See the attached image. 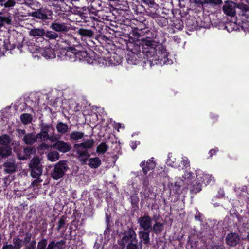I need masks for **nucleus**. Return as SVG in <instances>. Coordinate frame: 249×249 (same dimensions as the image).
I'll return each instance as SVG.
<instances>
[{"label":"nucleus","mask_w":249,"mask_h":249,"mask_svg":"<svg viewBox=\"0 0 249 249\" xmlns=\"http://www.w3.org/2000/svg\"><path fill=\"white\" fill-rule=\"evenodd\" d=\"M79 59L81 61H86L89 64L94 63V59L89 57L86 51H77L76 50V60Z\"/></svg>","instance_id":"obj_12"},{"label":"nucleus","mask_w":249,"mask_h":249,"mask_svg":"<svg viewBox=\"0 0 249 249\" xmlns=\"http://www.w3.org/2000/svg\"><path fill=\"white\" fill-rule=\"evenodd\" d=\"M12 0H0V4L5 8H11Z\"/></svg>","instance_id":"obj_44"},{"label":"nucleus","mask_w":249,"mask_h":249,"mask_svg":"<svg viewBox=\"0 0 249 249\" xmlns=\"http://www.w3.org/2000/svg\"><path fill=\"white\" fill-rule=\"evenodd\" d=\"M13 249H20L23 245V240L18 237H15L13 239Z\"/></svg>","instance_id":"obj_33"},{"label":"nucleus","mask_w":249,"mask_h":249,"mask_svg":"<svg viewBox=\"0 0 249 249\" xmlns=\"http://www.w3.org/2000/svg\"><path fill=\"white\" fill-rule=\"evenodd\" d=\"M210 249H224V248L221 246H214L212 247Z\"/></svg>","instance_id":"obj_61"},{"label":"nucleus","mask_w":249,"mask_h":249,"mask_svg":"<svg viewBox=\"0 0 249 249\" xmlns=\"http://www.w3.org/2000/svg\"><path fill=\"white\" fill-rule=\"evenodd\" d=\"M145 2L148 5L150 8L153 9L155 11L157 9L158 6L154 1L152 0H145Z\"/></svg>","instance_id":"obj_45"},{"label":"nucleus","mask_w":249,"mask_h":249,"mask_svg":"<svg viewBox=\"0 0 249 249\" xmlns=\"http://www.w3.org/2000/svg\"><path fill=\"white\" fill-rule=\"evenodd\" d=\"M218 151V149L216 148L215 149H212L210 150L209 154L210 157H212L213 155H215L216 153Z\"/></svg>","instance_id":"obj_59"},{"label":"nucleus","mask_w":249,"mask_h":249,"mask_svg":"<svg viewBox=\"0 0 249 249\" xmlns=\"http://www.w3.org/2000/svg\"><path fill=\"white\" fill-rule=\"evenodd\" d=\"M158 23L161 26H165L167 23V20L164 18L161 17L158 19Z\"/></svg>","instance_id":"obj_50"},{"label":"nucleus","mask_w":249,"mask_h":249,"mask_svg":"<svg viewBox=\"0 0 249 249\" xmlns=\"http://www.w3.org/2000/svg\"><path fill=\"white\" fill-rule=\"evenodd\" d=\"M181 163L183 165V167L182 168V169L187 168V167H189L190 165V161L186 157H183L182 158Z\"/></svg>","instance_id":"obj_46"},{"label":"nucleus","mask_w":249,"mask_h":249,"mask_svg":"<svg viewBox=\"0 0 249 249\" xmlns=\"http://www.w3.org/2000/svg\"><path fill=\"white\" fill-rule=\"evenodd\" d=\"M174 186H175V187H176L177 191L178 190H179L180 185L177 182H175Z\"/></svg>","instance_id":"obj_63"},{"label":"nucleus","mask_w":249,"mask_h":249,"mask_svg":"<svg viewBox=\"0 0 249 249\" xmlns=\"http://www.w3.org/2000/svg\"><path fill=\"white\" fill-rule=\"evenodd\" d=\"M163 223L155 221L154 225L153 226L152 225V230L155 234H160L162 232L163 229Z\"/></svg>","instance_id":"obj_27"},{"label":"nucleus","mask_w":249,"mask_h":249,"mask_svg":"<svg viewBox=\"0 0 249 249\" xmlns=\"http://www.w3.org/2000/svg\"><path fill=\"white\" fill-rule=\"evenodd\" d=\"M2 249H13V245L11 244H6L4 245Z\"/></svg>","instance_id":"obj_60"},{"label":"nucleus","mask_w":249,"mask_h":249,"mask_svg":"<svg viewBox=\"0 0 249 249\" xmlns=\"http://www.w3.org/2000/svg\"><path fill=\"white\" fill-rule=\"evenodd\" d=\"M11 142L10 136L7 134H3L0 136V144L3 146H7Z\"/></svg>","instance_id":"obj_32"},{"label":"nucleus","mask_w":249,"mask_h":249,"mask_svg":"<svg viewBox=\"0 0 249 249\" xmlns=\"http://www.w3.org/2000/svg\"><path fill=\"white\" fill-rule=\"evenodd\" d=\"M127 48L126 60L129 64L137 65L142 58L146 59L151 67L158 64L162 65L172 63V60L168 58L165 48L149 38L130 43Z\"/></svg>","instance_id":"obj_1"},{"label":"nucleus","mask_w":249,"mask_h":249,"mask_svg":"<svg viewBox=\"0 0 249 249\" xmlns=\"http://www.w3.org/2000/svg\"><path fill=\"white\" fill-rule=\"evenodd\" d=\"M50 28L57 32H61L64 33L67 32L70 30V27L68 24L56 21L51 23Z\"/></svg>","instance_id":"obj_9"},{"label":"nucleus","mask_w":249,"mask_h":249,"mask_svg":"<svg viewBox=\"0 0 249 249\" xmlns=\"http://www.w3.org/2000/svg\"><path fill=\"white\" fill-rule=\"evenodd\" d=\"M37 9L38 10L31 13V16L32 17L40 19H48V16L43 12V11L39 9Z\"/></svg>","instance_id":"obj_24"},{"label":"nucleus","mask_w":249,"mask_h":249,"mask_svg":"<svg viewBox=\"0 0 249 249\" xmlns=\"http://www.w3.org/2000/svg\"><path fill=\"white\" fill-rule=\"evenodd\" d=\"M56 128L57 132L62 135L67 133L70 130V128L67 124L63 123L62 122L57 123Z\"/></svg>","instance_id":"obj_18"},{"label":"nucleus","mask_w":249,"mask_h":249,"mask_svg":"<svg viewBox=\"0 0 249 249\" xmlns=\"http://www.w3.org/2000/svg\"><path fill=\"white\" fill-rule=\"evenodd\" d=\"M36 136L37 140L39 139L40 142L47 141L48 140L54 142L55 140L53 137H50L48 133L42 131H40V133L36 134Z\"/></svg>","instance_id":"obj_21"},{"label":"nucleus","mask_w":249,"mask_h":249,"mask_svg":"<svg viewBox=\"0 0 249 249\" xmlns=\"http://www.w3.org/2000/svg\"><path fill=\"white\" fill-rule=\"evenodd\" d=\"M84 136V133L81 131H73L69 135L70 140L72 141H78L82 139Z\"/></svg>","instance_id":"obj_26"},{"label":"nucleus","mask_w":249,"mask_h":249,"mask_svg":"<svg viewBox=\"0 0 249 249\" xmlns=\"http://www.w3.org/2000/svg\"><path fill=\"white\" fill-rule=\"evenodd\" d=\"M23 141L27 145H33L37 141L36 134L28 133L24 136Z\"/></svg>","instance_id":"obj_16"},{"label":"nucleus","mask_w":249,"mask_h":249,"mask_svg":"<svg viewBox=\"0 0 249 249\" xmlns=\"http://www.w3.org/2000/svg\"><path fill=\"white\" fill-rule=\"evenodd\" d=\"M25 5L35 10L40 8V4L36 0H26Z\"/></svg>","instance_id":"obj_30"},{"label":"nucleus","mask_w":249,"mask_h":249,"mask_svg":"<svg viewBox=\"0 0 249 249\" xmlns=\"http://www.w3.org/2000/svg\"><path fill=\"white\" fill-rule=\"evenodd\" d=\"M29 167L31 169L34 170L38 168H42L39 158L36 157L33 158L30 162Z\"/></svg>","instance_id":"obj_23"},{"label":"nucleus","mask_w":249,"mask_h":249,"mask_svg":"<svg viewBox=\"0 0 249 249\" xmlns=\"http://www.w3.org/2000/svg\"><path fill=\"white\" fill-rule=\"evenodd\" d=\"M4 171L6 173H12L15 172L17 165L15 160L13 159H9L7 160L3 164Z\"/></svg>","instance_id":"obj_13"},{"label":"nucleus","mask_w":249,"mask_h":249,"mask_svg":"<svg viewBox=\"0 0 249 249\" xmlns=\"http://www.w3.org/2000/svg\"><path fill=\"white\" fill-rule=\"evenodd\" d=\"M11 19L7 17H0V27L4 25V23L9 24L11 23Z\"/></svg>","instance_id":"obj_43"},{"label":"nucleus","mask_w":249,"mask_h":249,"mask_svg":"<svg viewBox=\"0 0 249 249\" xmlns=\"http://www.w3.org/2000/svg\"><path fill=\"white\" fill-rule=\"evenodd\" d=\"M42 173V168L31 169V176L33 178L40 177Z\"/></svg>","instance_id":"obj_39"},{"label":"nucleus","mask_w":249,"mask_h":249,"mask_svg":"<svg viewBox=\"0 0 249 249\" xmlns=\"http://www.w3.org/2000/svg\"><path fill=\"white\" fill-rule=\"evenodd\" d=\"M196 177L198 181H201L206 185L209 184L211 181H214V177L212 175L205 174L201 170H197L196 172Z\"/></svg>","instance_id":"obj_7"},{"label":"nucleus","mask_w":249,"mask_h":249,"mask_svg":"<svg viewBox=\"0 0 249 249\" xmlns=\"http://www.w3.org/2000/svg\"><path fill=\"white\" fill-rule=\"evenodd\" d=\"M137 147L136 142H132L131 144V148L133 150H135Z\"/></svg>","instance_id":"obj_64"},{"label":"nucleus","mask_w":249,"mask_h":249,"mask_svg":"<svg viewBox=\"0 0 249 249\" xmlns=\"http://www.w3.org/2000/svg\"><path fill=\"white\" fill-rule=\"evenodd\" d=\"M51 124L44 123H41L40 124L41 131L48 133L49 131L52 129Z\"/></svg>","instance_id":"obj_41"},{"label":"nucleus","mask_w":249,"mask_h":249,"mask_svg":"<svg viewBox=\"0 0 249 249\" xmlns=\"http://www.w3.org/2000/svg\"><path fill=\"white\" fill-rule=\"evenodd\" d=\"M151 231L141 230L138 232L139 237L141 242L144 244H148L150 243V231Z\"/></svg>","instance_id":"obj_15"},{"label":"nucleus","mask_w":249,"mask_h":249,"mask_svg":"<svg viewBox=\"0 0 249 249\" xmlns=\"http://www.w3.org/2000/svg\"><path fill=\"white\" fill-rule=\"evenodd\" d=\"M42 56L47 59H52L55 57L54 51L51 48H46L41 51Z\"/></svg>","instance_id":"obj_19"},{"label":"nucleus","mask_w":249,"mask_h":249,"mask_svg":"<svg viewBox=\"0 0 249 249\" xmlns=\"http://www.w3.org/2000/svg\"><path fill=\"white\" fill-rule=\"evenodd\" d=\"M206 1L208 3L214 4L215 5L221 4L222 3L221 0H206Z\"/></svg>","instance_id":"obj_56"},{"label":"nucleus","mask_w":249,"mask_h":249,"mask_svg":"<svg viewBox=\"0 0 249 249\" xmlns=\"http://www.w3.org/2000/svg\"><path fill=\"white\" fill-rule=\"evenodd\" d=\"M69 167L66 161L61 160L57 163L51 172V177L55 180H58L63 177Z\"/></svg>","instance_id":"obj_3"},{"label":"nucleus","mask_w":249,"mask_h":249,"mask_svg":"<svg viewBox=\"0 0 249 249\" xmlns=\"http://www.w3.org/2000/svg\"><path fill=\"white\" fill-rule=\"evenodd\" d=\"M20 120L24 124H28L31 123L33 120L32 115L28 113H24L20 115Z\"/></svg>","instance_id":"obj_31"},{"label":"nucleus","mask_w":249,"mask_h":249,"mask_svg":"<svg viewBox=\"0 0 249 249\" xmlns=\"http://www.w3.org/2000/svg\"><path fill=\"white\" fill-rule=\"evenodd\" d=\"M36 178V179L34 180L31 184V186L34 188L38 187V184H40L43 181L42 179H41L40 177Z\"/></svg>","instance_id":"obj_48"},{"label":"nucleus","mask_w":249,"mask_h":249,"mask_svg":"<svg viewBox=\"0 0 249 249\" xmlns=\"http://www.w3.org/2000/svg\"><path fill=\"white\" fill-rule=\"evenodd\" d=\"M201 190V185L200 183H197V182H196V184L193 185L192 188L191 189V191L193 192H194L195 193H196L200 191Z\"/></svg>","instance_id":"obj_49"},{"label":"nucleus","mask_w":249,"mask_h":249,"mask_svg":"<svg viewBox=\"0 0 249 249\" xmlns=\"http://www.w3.org/2000/svg\"><path fill=\"white\" fill-rule=\"evenodd\" d=\"M36 246V241H32L30 244L25 247L23 249H35Z\"/></svg>","instance_id":"obj_55"},{"label":"nucleus","mask_w":249,"mask_h":249,"mask_svg":"<svg viewBox=\"0 0 249 249\" xmlns=\"http://www.w3.org/2000/svg\"><path fill=\"white\" fill-rule=\"evenodd\" d=\"M167 163L168 165H170L174 168L180 169V166L176 162V159L171 154H169L168 156Z\"/></svg>","instance_id":"obj_29"},{"label":"nucleus","mask_w":249,"mask_h":249,"mask_svg":"<svg viewBox=\"0 0 249 249\" xmlns=\"http://www.w3.org/2000/svg\"><path fill=\"white\" fill-rule=\"evenodd\" d=\"M126 249H142L141 243H138V240L135 242H129L126 246Z\"/></svg>","instance_id":"obj_37"},{"label":"nucleus","mask_w":249,"mask_h":249,"mask_svg":"<svg viewBox=\"0 0 249 249\" xmlns=\"http://www.w3.org/2000/svg\"><path fill=\"white\" fill-rule=\"evenodd\" d=\"M44 36L49 39H56L59 37L58 35L56 33L51 31H48L45 32Z\"/></svg>","instance_id":"obj_38"},{"label":"nucleus","mask_w":249,"mask_h":249,"mask_svg":"<svg viewBox=\"0 0 249 249\" xmlns=\"http://www.w3.org/2000/svg\"><path fill=\"white\" fill-rule=\"evenodd\" d=\"M45 33V31L44 29L39 28H33L30 30L29 34L30 36L34 37H40L44 36Z\"/></svg>","instance_id":"obj_20"},{"label":"nucleus","mask_w":249,"mask_h":249,"mask_svg":"<svg viewBox=\"0 0 249 249\" xmlns=\"http://www.w3.org/2000/svg\"><path fill=\"white\" fill-rule=\"evenodd\" d=\"M63 60L75 61L76 60V50L73 47H69L62 56Z\"/></svg>","instance_id":"obj_11"},{"label":"nucleus","mask_w":249,"mask_h":249,"mask_svg":"<svg viewBox=\"0 0 249 249\" xmlns=\"http://www.w3.org/2000/svg\"><path fill=\"white\" fill-rule=\"evenodd\" d=\"M137 240L135 231L133 229L130 228L124 232V236L121 240L120 244L123 248H124L127 243L136 242Z\"/></svg>","instance_id":"obj_4"},{"label":"nucleus","mask_w":249,"mask_h":249,"mask_svg":"<svg viewBox=\"0 0 249 249\" xmlns=\"http://www.w3.org/2000/svg\"><path fill=\"white\" fill-rule=\"evenodd\" d=\"M108 149V146L105 143L102 142L96 148V152L98 154H104Z\"/></svg>","instance_id":"obj_35"},{"label":"nucleus","mask_w":249,"mask_h":249,"mask_svg":"<svg viewBox=\"0 0 249 249\" xmlns=\"http://www.w3.org/2000/svg\"><path fill=\"white\" fill-rule=\"evenodd\" d=\"M48 159L52 161H55L59 158V154L56 151H53L48 153L47 154Z\"/></svg>","instance_id":"obj_34"},{"label":"nucleus","mask_w":249,"mask_h":249,"mask_svg":"<svg viewBox=\"0 0 249 249\" xmlns=\"http://www.w3.org/2000/svg\"><path fill=\"white\" fill-rule=\"evenodd\" d=\"M17 132L18 133V136H21L22 135H25L26 132L25 130L24 129H17Z\"/></svg>","instance_id":"obj_58"},{"label":"nucleus","mask_w":249,"mask_h":249,"mask_svg":"<svg viewBox=\"0 0 249 249\" xmlns=\"http://www.w3.org/2000/svg\"><path fill=\"white\" fill-rule=\"evenodd\" d=\"M139 229L145 231H152V219L148 214H144L138 219Z\"/></svg>","instance_id":"obj_5"},{"label":"nucleus","mask_w":249,"mask_h":249,"mask_svg":"<svg viewBox=\"0 0 249 249\" xmlns=\"http://www.w3.org/2000/svg\"><path fill=\"white\" fill-rule=\"evenodd\" d=\"M130 199L132 205L137 204L139 201L138 196L137 194H134L130 196Z\"/></svg>","instance_id":"obj_47"},{"label":"nucleus","mask_w":249,"mask_h":249,"mask_svg":"<svg viewBox=\"0 0 249 249\" xmlns=\"http://www.w3.org/2000/svg\"><path fill=\"white\" fill-rule=\"evenodd\" d=\"M11 8L14 7L16 3L25 4L26 0H12Z\"/></svg>","instance_id":"obj_52"},{"label":"nucleus","mask_w":249,"mask_h":249,"mask_svg":"<svg viewBox=\"0 0 249 249\" xmlns=\"http://www.w3.org/2000/svg\"><path fill=\"white\" fill-rule=\"evenodd\" d=\"M237 7L242 10L244 12H246L249 10V7L245 4H239Z\"/></svg>","instance_id":"obj_57"},{"label":"nucleus","mask_w":249,"mask_h":249,"mask_svg":"<svg viewBox=\"0 0 249 249\" xmlns=\"http://www.w3.org/2000/svg\"><path fill=\"white\" fill-rule=\"evenodd\" d=\"M51 147H52V145L50 146L45 143H42L39 145V149L40 150H47Z\"/></svg>","instance_id":"obj_54"},{"label":"nucleus","mask_w":249,"mask_h":249,"mask_svg":"<svg viewBox=\"0 0 249 249\" xmlns=\"http://www.w3.org/2000/svg\"><path fill=\"white\" fill-rule=\"evenodd\" d=\"M240 236L236 232H231L225 237L226 243L231 246L235 247L240 242Z\"/></svg>","instance_id":"obj_6"},{"label":"nucleus","mask_w":249,"mask_h":249,"mask_svg":"<svg viewBox=\"0 0 249 249\" xmlns=\"http://www.w3.org/2000/svg\"><path fill=\"white\" fill-rule=\"evenodd\" d=\"M223 6L224 13L229 16L234 17L236 14V3L232 1H226Z\"/></svg>","instance_id":"obj_8"},{"label":"nucleus","mask_w":249,"mask_h":249,"mask_svg":"<svg viewBox=\"0 0 249 249\" xmlns=\"http://www.w3.org/2000/svg\"><path fill=\"white\" fill-rule=\"evenodd\" d=\"M12 149L9 146H2L0 147V156L2 158H6L11 154Z\"/></svg>","instance_id":"obj_22"},{"label":"nucleus","mask_w":249,"mask_h":249,"mask_svg":"<svg viewBox=\"0 0 249 249\" xmlns=\"http://www.w3.org/2000/svg\"><path fill=\"white\" fill-rule=\"evenodd\" d=\"M194 174L191 171H187L182 175L183 181L190 182L194 178Z\"/></svg>","instance_id":"obj_36"},{"label":"nucleus","mask_w":249,"mask_h":249,"mask_svg":"<svg viewBox=\"0 0 249 249\" xmlns=\"http://www.w3.org/2000/svg\"><path fill=\"white\" fill-rule=\"evenodd\" d=\"M155 165V162L152 160H149L146 162L142 161L140 164V166L142 168V171L145 175L150 170L154 168Z\"/></svg>","instance_id":"obj_14"},{"label":"nucleus","mask_w":249,"mask_h":249,"mask_svg":"<svg viewBox=\"0 0 249 249\" xmlns=\"http://www.w3.org/2000/svg\"><path fill=\"white\" fill-rule=\"evenodd\" d=\"M35 152V149L33 147H28L24 148V153L25 154L24 157L22 158V159H27V158L30 157L31 155Z\"/></svg>","instance_id":"obj_40"},{"label":"nucleus","mask_w":249,"mask_h":249,"mask_svg":"<svg viewBox=\"0 0 249 249\" xmlns=\"http://www.w3.org/2000/svg\"><path fill=\"white\" fill-rule=\"evenodd\" d=\"M66 245V241L61 240L55 242L54 241H51L48 244V249H64Z\"/></svg>","instance_id":"obj_17"},{"label":"nucleus","mask_w":249,"mask_h":249,"mask_svg":"<svg viewBox=\"0 0 249 249\" xmlns=\"http://www.w3.org/2000/svg\"><path fill=\"white\" fill-rule=\"evenodd\" d=\"M101 164L100 159L98 157L92 158L89 159L88 165L92 168H97Z\"/></svg>","instance_id":"obj_25"},{"label":"nucleus","mask_w":249,"mask_h":249,"mask_svg":"<svg viewBox=\"0 0 249 249\" xmlns=\"http://www.w3.org/2000/svg\"><path fill=\"white\" fill-rule=\"evenodd\" d=\"M94 143L93 139H86L82 142L74 145V149L77 158L82 164L86 163L90 157V154L88 152V149L91 148Z\"/></svg>","instance_id":"obj_2"},{"label":"nucleus","mask_w":249,"mask_h":249,"mask_svg":"<svg viewBox=\"0 0 249 249\" xmlns=\"http://www.w3.org/2000/svg\"><path fill=\"white\" fill-rule=\"evenodd\" d=\"M66 224V221L65 220L64 217L62 216L60 218V220L58 222V225L57 227V230L59 231L60 229L64 226V225Z\"/></svg>","instance_id":"obj_51"},{"label":"nucleus","mask_w":249,"mask_h":249,"mask_svg":"<svg viewBox=\"0 0 249 249\" xmlns=\"http://www.w3.org/2000/svg\"><path fill=\"white\" fill-rule=\"evenodd\" d=\"M195 219L197 221H201L200 213H198L197 215H196L195 216Z\"/></svg>","instance_id":"obj_62"},{"label":"nucleus","mask_w":249,"mask_h":249,"mask_svg":"<svg viewBox=\"0 0 249 249\" xmlns=\"http://www.w3.org/2000/svg\"><path fill=\"white\" fill-rule=\"evenodd\" d=\"M47 239H42L40 241L38 242L37 246L36 249H48V246L47 248Z\"/></svg>","instance_id":"obj_42"},{"label":"nucleus","mask_w":249,"mask_h":249,"mask_svg":"<svg viewBox=\"0 0 249 249\" xmlns=\"http://www.w3.org/2000/svg\"><path fill=\"white\" fill-rule=\"evenodd\" d=\"M52 147L62 153H66L70 151L71 145L63 140H57Z\"/></svg>","instance_id":"obj_10"},{"label":"nucleus","mask_w":249,"mask_h":249,"mask_svg":"<svg viewBox=\"0 0 249 249\" xmlns=\"http://www.w3.org/2000/svg\"><path fill=\"white\" fill-rule=\"evenodd\" d=\"M77 33L81 36L88 37H91L94 35V32L92 30L84 28L79 29L78 30Z\"/></svg>","instance_id":"obj_28"},{"label":"nucleus","mask_w":249,"mask_h":249,"mask_svg":"<svg viewBox=\"0 0 249 249\" xmlns=\"http://www.w3.org/2000/svg\"><path fill=\"white\" fill-rule=\"evenodd\" d=\"M31 237H32V235L31 233H26L25 234V236L24 238L23 243H24L25 244L28 243L30 241V240L31 239Z\"/></svg>","instance_id":"obj_53"}]
</instances>
